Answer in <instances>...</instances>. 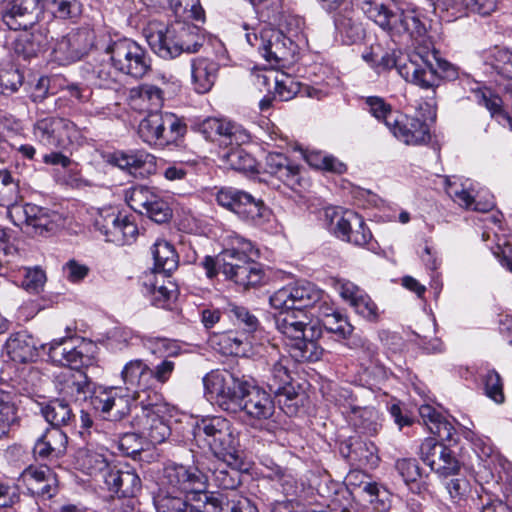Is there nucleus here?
Listing matches in <instances>:
<instances>
[{"mask_svg":"<svg viewBox=\"0 0 512 512\" xmlns=\"http://www.w3.org/2000/svg\"><path fill=\"white\" fill-rule=\"evenodd\" d=\"M425 48L415 47V51L408 56L397 55L395 51L386 53L378 66L384 70L395 68L405 81L435 93L442 81L456 80L459 70L452 63L439 58L436 50Z\"/></svg>","mask_w":512,"mask_h":512,"instance_id":"f257e3e1","label":"nucleus"},{"mask_svg":"<svg viewBox=\"0 0 512 512\" xmlns=\"http://www.w3.org/2000/svg\"><path fill=\"white\" fill-rule=\"evenodd\" d=\"M145 37L152 51L166 60L182 53H197L205 41L201 27L194 21L176 18L167 24L150 22Z\"/></svg>","mask_w":512,"mask_h":512,"instance_id":"f03ea898","label":"nucleus"},{"mask_svg":"<svg viewBox=\"0 0 512 512\" xmlns=\"http://www.w3.org/2000/svg\"><path fill=\"white\" fill-rule=\"evenodd\" d=\"M364 14L391 37L406 36L425 44L426 27L414 10L392 9L384 0H358Z\"/></svg>","mask_w":512,"mask_h":512,"instance_id":"7ed1b4c3","label":"nucleus"},{"mask_svg":"<svg viewBox=\"0 0 512 512\" xmlns=\"http://www.w3.org/2000/svg\"><path fill=\"white\" fill-rule=\"evenodd\" d=\"M196 442H202L221 461L237 465L240 454V432L234 424L222 416H207L196 422L193 428Z\"/></svg>","mask_w":512,"mask_h":512,"instance_id":"20e7f679","label":"nucleus"},{"mask_svg":"<svg viewBox=\"0 0 512 512\" xmlns=\"http://www.w3.org/2000/svg\"><path fill=\"white\" fill-rule=\"evenodd\" d=\"M206 397L228 413L242 411V402L250 383L227 370H215L203 378Z\"/></svg>","mask_w":512,"mask_h":512,"instance_id":"39448f33","label":"nucleus"},{"mask_svg":"<svg viewBox=\"0 0 512 512\" xmlns=\"http://www.w3.org/2000/svg\"><path fill=\"white\" fill-rule=\"evenodd\" d=\"M186 131V124L170 112L149 113L138 125L141 140L149 146L160 148L175 144Z\"/></svg>","mask_w":512,"mask_h":512,"instance_id":"423d86ee","label":"nucleus"},{"mask_svg":"<svg viewBox=\"0 0 512 512\" xmlns=\"http://www.w3.org/2000/svg\"><path fill=\"white\" fill-rule=\"evenodd\" d=\"M121 379L125 386L126 396L138 405H156L162 395L153 388L151 367L142 359L128 361L122 368Z\"/></svg>","mask_w":512,"mask_h":512,"instance_id":"0eeeda50","label":"nucleus"},{"mask_svg":"<svg viewBox=\"0 0 512 512\" xmlns=\"http://www.w3.org/2000/svg\"><path fill=\"white\" fill-rule=\"evenodd\" d=\"M325 215L330 218L333 233L337 238L372 252L379 248L369 227L358 213L352 210L340 212L335 208H329Z\"/></svg>","mask_w":512,"mask_h":512,"instance_id":"6e6552de","label":"nucleus"},{"mask_svg":"<svg viewBox=\"0 0 512 512\" xmlns=\"http://www.w3.org/2000/svg\"><path fill=\"white\" fill-rule=\"evenodd\" d=\"M208 474L198 467L169 463L163 468L160 480V492H170L177 495H200L206 490Z\"/></svg>","mask_w":512,"mask_h":512,"instance_id":"1a4fd4ad","label":"nucleus"},{"mask_svg":"<svg viewBox=\"0 0 512 512\" xmlns=\"http://www.w3.org/2000/svg\"><path fill=\"white\" fill-rule=\"evenodd\" d=\"M105 54L124 75L140 79L151 69V59L142 46L129 38L112 41Z\"/></svg>","mask_w":512,"mask_h":512,"instance_id":"9d476101","label":"nucleus"},{"mask_svg":"<svg viewBox=\"0 0 512 512\" xmlns=\"http://www.w3.org/2000/svg\"><path fill=\"white\" fill-rule=\"evenodd\" d=\"M7 212L13 224L30 235H46L63 223L58 212L31 203L17 204Z\"/></svg>","mask_w":512,"mask_h":512,"instance_id":"9b49d317","label":"nucleus"},{"mask_svg":"<svg viewBox=\"0 0 512 512\" xmlns=\"http://www.w3.org/2000/svg\"><path fill=\"white\" fill-rule=\"evenodd\" d=\"M277 330L289 339L288 351L290 356L297 362L318 361L323 349L316 343L315 339L320 336L319 329L309 322L291 323V326H276Z\"/></svg>","mask_w":512,"mask_h":512,"instance_id":"f8f14e48","label":"nucleus"},{"mask_svg":"<svg viewBox=\"0 0 512 512\" xmlns=\"http://www.w3.org/2000/svg\"><path fill=\"white\" fill-rule=\"evenodd\" d=\"M324 293L308 281L290 283L276 290L269 298L275 310H306L315 308L323 299Z\"/></svg>","mask_w":512,"mask_h":512,"instance_id":"ddd939ff","label":"nucleus"},{"mask_svg":"<svg viewBox=\"0 0 512 512\" xmlns=\"http://www.w3.org/2000/svg\"><path fill=\"white\" fill-rule=\"evenodd\" d=\"M33 133L41 144L50 149H66L80 135L72 121L53 116L39 119L34 125Z\"/></svg>","mask_w":512,"mask_h":512,"instance_id":"4468645a","label":"nucleus"},{"mask_svg":"<svg viewBox=\"0 0 512 512\" xmlns=\"http://www.w3.org/2000/svg\"><path fill=\"white\" fill-rule=\"evenodd\" d=\"M94 225L105 237L106 242L118 246L131 244L138 235L137 225L127 215L113 208L101 209Z\"/></svg>","mask_w":512,"mask_h":512,"instance_id":"2eb2a0df","label":"nucleus"},{"mask_svg":"<svg viewBox=\"0 0 512 512\" xmlns=\"http://www.w3.org/2000/svg\"><path fill=\"white\" fill-rule=\"evenodd\" d=\"M132 421L133 427L152 444L163 443L171 434V429L165 419L166 404L163 399L156 405H138Z\"/></svg>","mask_w":512,"mask_h":512,"instance_id":"dca6fc26","label":"nucleus"},{"mask_svg":"<svg viewBox=\"0 0 512 512\" xmlns=\"http://www.w3.org/2000/svg\"><path fill=\"white\" fill-rule=\"evenodd\" d=\"M119 387H99L95 389L90 404L103 419L118 422L126 417L131 411L130 397L122 393Z\"/></svg>","mask_w":512,"mask_h":512,"instance_id":"f3484780","label":"nucleus"},{"mask_svg":"<svg viewBox=\"0 0 512 512\" xmlns=\"http://www.w3.org/2000/svg\"><path fill=\"white\" fill-rule=\"evenodd\" d=\"M41 0H10L0 6V18L10 30H27L42 14Z\"/></svg>","mask_w":512,"mask_h":512,"instance_id":"a211bd4d","label":"nucleus"},{"mask_svg":"<svg viewBox=\"0 0 512 512\" xmlns=\"http://www.w3.org/2000/svg\"><path fill=\"white\" fill-rule=\"evenodd\" d=\"M95 33L88 27L70 31L57 40L53 48L54 60L66 65L80 60L94 44Z\"/></svg>","mask_w":512,"mask_h":512,"instance_id":"6ab92c4d","label":"nucleus"},{"mask_svg":"<svg viewBox=\"0 0 512 512\" xmlns=\"http://www.w3.org/2000/svg\"><path fill=\"white\" fill-rule=\"evenodd\" d=\"M226 241L227 246L219 253V262L221 272L227 279L234 271L257 257L258 250L250 240L236 233L228 235Z\"/></svg>","mask_w":512,"mask_h":512,"instance_id":"aec40b11","label":"nucleus"},{"mask_svg":"<svg viewBox=\"0 0 512 512\" xmlns=\"http://www.w3.org/2000/svg\"><path fill=\"white\" fill-rule=\"evenodd\" d=\"M419 453L421 460L440 476L456 475L460 470V463L452 450L435 438H426Z\"/></svg>","mask_w":512,"mask_h":512,"instance_id":"412c9836","label":"nucleus"},{"mask_svg":"<svg viewBox=\"0 0 512 512\" xmlns=\"http://www.w3.org/2000/svg\"><path fill=\"white\" fill-rule=\"evenodd\" d=\"M258 50L268 62L284 65L293 59L297 45L282 31L274 28H264L260 33Z\"/></svg>","mask_w":512,"mask_h":512,"instance_id":"4be33fe9","label":"nucleus"},{"mask_svg":"<svg viewBox=\"0 0 512 512\" xmlns=\"http://www.w3.org/2000/svg\"><path fill=\"white\" fill-rule=\"evenodd\" d=\"M109 162L136 178H146L157 170L156 157L144 150L116 151Z\"/></svg>","mask_w":512,"mask_h":512,"instance_id":"5701e85b","label":"nucleus"},{"mask_svg":"<svg viewBox=\"0 0 512 512\" xmlns=\"http://www.w3.org/2000/svg\"><path fill=\"white\" fill-rule=\"evenodd\" d=\"M49 359L60 366H67L71 371H82L81 368L88 367L92 363V358L83 352L81 346L72 345L71 339L60 338L51 341L47 345Z\"/></svg>","mask_w":512,"mask_h":512,"instance_id":"b1692460","label":"nucleus"},{"mask_svg":"<svg viewBox=\"0 0 512 512\" xmlns=\"http://www.w3.org/2000/svg\"><path fill=\"white\" fill-rule=\"evenodd\" d=\"M390 132L406 145H423L430 141L427 123L419 118L397 114L388 128Z\"/></svg>","mask_w":512,"mask_h":512,"instance_id":"393cba45","label":"nucleus"},{"mask_svg":"<svg viewBox=\"0 0 512 512\" xmlns=\"http://www.w3.org/2000/svg\"><path fill=\"white\" fill-rule=\"evenodd\" d=\"M340 411L358 433L373 436L381 428L380 414L372 406L342 405Z\"/></svg>","mask_w":512,"mask_h":512,"instance_id":"a878e982","label":"nucleus"},{"mask_svg":"<svg viewBox=\"0 0 512 512\" xmlns=\"http://www.w3.org/2000/svg\"><path fill=\"white\" fill-rule=\"evenodd\" d=\"M264 170L291 189L300 184L299 166L282 153H268L265 157Z\"/></svg>","mask_w":512,"mask_h":512,"instance_id":"bb28decb","label":"nucleus"},{"mask_svg":"<svg viewBox=\"0 0 512 512\" xmlns=\"http://www.w3.org/2000/svg\"><path fill=\"white\" fill-rule=\"evenodd\" d=\"M20 479L33 495L51 498L56 493L55 478L48 466H29L21 473Z\"/></svg>","mask_w":512,"mask_h":512,"instance_id":"cd10ccee","label":"nucleus"},{"mask_svg":"<svg viewBox=\"0 0 512 512\" xmlns=\"http://www.w3.org/2000/svg\"><path fill=\"white\" fill-rule=\"evenodd\" d=\"M241 406L242 411L257 420L269 419L275 411L270 393L252 384H250Z\"/></svg>","mask_w":512,"mask_h":512,"instance_id":"c85d7f7f","label":"nucleus"},{"mask_svg":"<svg viewBox=\"0 0 512 512\" xmlns=\"http://www.w3.org/2000/svg\"><path fill=\"white\" fill-rule=\"evenodd\" d=\"M109 489L122 498H134L141 490V480L137 473L128 466L120 469H110L104 475Z\"/></svg>","mask_w":512,"mask_h":512,"instance_id":"c756f323","label":"nucleus"},{"mask_svg":"<svg viewBox=\"0 0 512 512\" xmlns=\"http://www.w3.org/2000/svg\"><path fill=\"white\" fill-rule=\"evenodd\" d=\"M128 101L133 110L147 114L160 112L164 102L163 91L155 85L142 84L130 90Z\"/></svg>","mask_w":512,"mask_h":512,"instance_id":"7c9ffc66","label":"nucleus"},{"mask_svg":"<svg viewBox=\"0 0 512 512\" xmlns=\"http://www.w3.org/2000/svg\"><path fill=\"white\" fill-rule=\"evenodd\" d=\"M219 72V64L213 59L196 57L191 60V83L198 94L209 92L214 86Z\"/></svg>","mask_w":512,"mask_h":512,"instance_id":"2f4dec72","label":"nucleus"},{"mask_svg":"<svg viewBox=\"0 0 512 512\" xmlns=\"http://www.w3.org/2000/svg\"><path fill=\"white\" fill-rule=\"evenodd\" d=\"M68 437L59 428H49L36 441L33 452L37 458L42 460L59 458L66 452Z\"/></svg>","mask_w":512,"mask_h":512,"instance_id":"473e14b6","label":"nucleus"},{"mask_svg":"<svg viewBox=\"0 0 512 512\" xmlns=\"http://www.w3.org/2000/svg\"><path fill=\"white\" fill-rule=\"evenodd\" d=\"M91 382L84 371L67 370L58 376L59 393L70 400L86 398L91 389Z\"/></svg>","mask_w":512,"mask_h":512,"instance_id":"72a5a7b5","label":"nucleus"},{"mask_svg":"<svg viewBox=\"0 0 512 512\" xmlns=\"http://www.w3.org/2000/svg\"><path fill=\"white\" fill-rule=\"evenodd\" d=\"M252 334L229 330L215 336L214 343L226 355L247 356L251 351Z\"/></svg>","mask_w":512,"mask_h":512,"instance_id":"f704fd0d","label":"nucleus"},{"mask_svg":"<svg viewBox=\"0 0 512 512\" xmlns=\"http://www.w3.org/2000/svg\"><path fill=\"white\" fill-rule=\"evenodd\" d=\"M235 214L252 225L260 226L269 220L270 210L262 200L256 199L251 194L244 192L240 196V200H238Z\"/></svg>","mask_w":512,"mask_h":512,"instance_id":"c9c22d12","label":"nucleus"},{"mask_svg":"<svg viewBox=\"0 0 512 512\" xmlns=\"http://www.w3.org/2000/svg\"><path fill=\"white\" fill-rule=\"evenodd\" d=\"M235 214L252 225L260 226L269 220L270 210L262 200L256 199L251 194L244 192L240 196V200H238Z\"/></svg>","mask_w":512,"mask_h":512,"instance_id":"e433bc0d","label":"nucleus"},{"mask_svg":"<svg viewBox=\"0 0 512 512\" xmlns=\"http://www.w3.org/2000/svg\"><path fill=\"white\" fill-rule=\"evenodd\" d=\"M215 138L211 142H217L220 146H241L250 142V133L240 124L227 119L218 118L215 127Z\"/></svg>","mask_w":512,"mask_h":512,"instance_id":"4c0bfd02","label":"nucleus"},{"mask_svg":"<svg viewBox=\"0 0 512 512\" xmlns=\"http://www.w3.org/2000/svg\"><path fill=\"white\" fill-rule=\"evenodd\" d=\"M6 350L11 360L19 363H27L37 356L36 342L26 331L12 334L6 341Z\"/></svg>","mask_w":512,"mask_h":512,"instance_id":"58836bf2","label":"nucleus"},{"mask_svg":"<svg viewBox=\"0 0 512 512\" xmlns=\"http://www.w3.org/2000/svg\"><path fill=\"white\" fill-rule=\"evenodd\" d=\"M123 75L108 56V59L98 61L92 67L91 80L99 88L118 91L122 87Z\"/></svg>","mask_w":512,"mask_h":512,"instance_id":"ea45409f","label":"nucleus"},{"mask_svg":"<svg viewBox=\"0 0 512 512\" xmlns=\"http://www.w3.org/2000/svg\"><path fill=\"white\" fill-rule=\"evenodd\" d=\"M334 25L345 44H354L364 37L362 24L355 18L352 8L346 7L337 11Z\"/></svg>","mask_w":512,"mask_h":512,"instance_id":"a19ab883","label":"nucleus"},{"mask_svg":"<svg viewBox=\"0 0 512 512\" xmlns=\"http://www.w3.org/2000/svg\"><path fill=\"white\" fill-rule=\"evenodd\" d=\"M107 450L100 448L94 450L91 448H81L76 452V467L88 475H97L109 468V458L106 454Z\"/></svg>","mask_w":512,"mask_h":512,"instance_id":"79ce46f5","label":"nucleus"},{"mask_svg":"<svg viewBox=\"0 0 512 512\" xmlns=\"http://www.w3.org/2000/svg\"><path fill=\"white\" fill-rule=\"evenodd\" d=\"M419 414L429 431L441 441H451L456 433L454 426L434 407L422 405Z\"/></svg>","mask_w":512,"mask_h":512,"instance_id":"37998d69","label":"nucleus"},{"mask_svg":"<svg viewBox=\"0 0 512 512\" xmlns=\"http://www.w3.org/2000/svg\"><path fill=\"white\" fill-rule=\"evenodd\" d=\"M447 194L453 199L454 202L467 209H472L479 212H488L495 206L493 196H489L484 201L471 195L468 189L464 188L462 184L447 181L446 185Z\"/></svg>","mask_w":512,"mask_h":512,"instance_id":"c03bdc74","label":"nucleus"},{"mask_svg":"<svg viewBox=\"0 0 512 512\" xmlns=\"http://www.w3.org/2000/svg\"><path fill=\"white\" fill-rule=\"evenodd\" d=\"M242 466V454H240L237 465L229 461H222L214 469L209 468L211 475H208V481L211 479L215 486L230 490V493H236L234 490L240 484V468Z\"/></svg>","mask_w":512,"mask_h":512,"instance_id":"a18cd8bd","label":"nucleus"},{"mask_svg":"<svg viewBox=\"0 0 512 512\" xmlns=\"http://www.w3.org/2000/svg\"><path fill=\"white\" fill-rule=\"evenodd\" d=\"M154 270L169 276L179 264V257L174 246L166 240L159 239L152 246Z\"/></svg>","mask_w":512,"mask_h":512,"instance_id":"49530a36","label":"nucleus"},{"mask_svg":"<svg viewBox=\"0 0 512 512\" xmlns=\"http://www.w3.org/2000/svg\"><path fill=\"white\" fill-rule=\"evenodd\" d=\"M41 414L45 420L52 426L59 428L68 426L74 421V414L65 399H53L48 403L41 405Z\"/></svg>","mask_w":512,"mask_h":512,"instance_id":"de8ad7c7","label":"nucleus"},{"mask_svg":"<svg viewBox=\"0 0 512 512\" xmlns=\"http://www.w3.org/2000/svg\"><path fill=\"white\" fill-rule=\"evenodd\" d=\"M192 499V496L158 491L153 500L157 512H198L190 502Z\"/></svg>","mask_w":512,"mask_h":512,"instance_id":"09e8293b","label":"nucleus"},{"mask_svg":"<svg viewBox=\"0 0 512 512\" xmlns=\"http://www.w3.org/2000/svg\"><path fill=\"white\" fill-rule=\"evenodd\" d=\"M265 270L262 264L252 259L246 265L240 267L237 271L229 276L227 279L233 281L235 284L242 286L244 289L250 287H257L264 283Z\"/></svg>","mask_w":512,"mask_h":512,"instance_id":"8fccbe9b","label":"nucleus"},{"mask_svg":"<svg viewBox=\"0 0 512 512\" xmlns=\"http://www.w3.org/2000/svg\"><path fill=\"white\" fill-rule=\"evenodd\" d=\"M289 359L287 357H280L275 361L267 374L264 376L265 382L274 394H280L287 385L291 382V375L289 372Z\"/></svg>","mask_w":512,"mask_h":512,"instance_id":"3c124183","label":"nucleus"},{"mask_svg":"<svg viewBox=\"0 0 512 512\" xmlns=\"http://www.w3.org/2000/svg\"><path fill=\"white\" fill-rule=\"evenodd\" d=\"M474 96L479 105L484 106L491 117L502 119L512 130V118L504 111L502 99L489 88H481L474 92Z\"/></svg>","mask_w":512,"mask_h":512,"instance_id":"603ef678","label":"nucleus"},{"mask_svg":"<svg viewBox=\"0 0 512 512\" xmlns=\"http://www.w3.org/2000/svg\"><path fill=\"white\" fill-rule=\"evenodd\" d=\"M221 158L227 167L235 171L242 173L257 172L256 159L240 146L232 147L230 150L223 153Z\"/></svg>","mask_w":512,"mask_h":512,"instance_id":"864d4df0","label":"nucleus"},{"mask_svg":"<svg viewBox=\"0 0 512 512\" xmlns=\"http://www.w3.org/2000/svg\"><path fill=\"white\" fill-rule=\"evenodd\" d=\"M17 395L13 391L0 388V431L6 435L9 428L18 420Z\"/></svg>","mask_w":512,"mask_h":512,"instance_id":"5fc2aeb1","label":"nucleus"},{"mask_svg":"<svg viewBox=\"0 0 512 512\" xmlns=\"http://www.w3.org/2000/svg\"><path fill=\"white\" fill-rule=\"evenodd\" d=\"M19 181L7 169H0V206L9 211L20 200Z\"/></svg>","mask_w":512,"mask_h":512,"instance_id":"6e6d98bb","label":"nucleus"},{"mask_svg":"<svg viewBox=\"0 0 512 512\" xmlns=\"http://www.w3.org/2000/svg\"><path fill=\"white\" fill-rule=\"evenodd\" d=\"M226 311L230 320L242 332L253 334L260 325L258 318L244 306L230 303Z\"/></svg>","mask_w":512,"mask_h":512,"instance_id":"4d7b16f0","label":"nucleus"},{"mask_svg":"<svg viewBox=\"0 0 512 512\" xmlns=\"http://www.w3.org/2000/svg\"><path fill=\"white\" fill-rule=\"evenodd\" d=\"M174 18L194 22H205V11L200 0H172Z\"/></svg>","mask_w":512,"mask_h":512,"instance_id":"13d9d810","label":"nucleus"},{"mask_svg":"<svg viewBox=\"0 0 512 512\" xmlns=\"http://www.w3.org/2000/svg\"><path fill=\"white\" fill-rule=\"evenodd\" d=\"M306 162L313 168L327 172L342 174L347 170L346 165L333 155L322 151H309L305 154Z\"/></svg>","mask_w":512,"mask_h":512,"instance_id":"bf43d9fd","label":"nucleus"},{"mask_svg":"<svg viewBox=\"0 0 512 512\" xmlns=\"http://www.w3.org/2000/svg\"><path fill=\"white\" fill-rule=\"evenodd\" d=\"M48 44L47 36L41 31H33L21 36L16 44V51L25 58L36 56L45 50Z\"/></svg>","mask_w":512,"mask_h":512,"instance_id":"052dcab7","label":"nucleus"},{"mask_svg":"<svg viewBox=\"0 0 512 512\" xmlns=\"http://www.w3.org/2000/svg\"><path fill=\"white\" fill-rule=\"evenodd\" d=\"M156 193V190L153 188L138 185L126 190L125 200L128 206L135 212L144 214V211L151 204Z\"/></svg>","mask_w":512,"mask_h":512,"instance_id":"680f3d73","label":"nucleus"},{"mask_svg":"<svg viewBox=\"0 0 512 512\" xmlns=\"http://www.w3.org/2000/svg\"><path fill=\"white\" fill-rule=\"evenodd\" d=\"M156 193V190L153 188L138 185L126 190L125 200L128 206L135 212L144 214V211L151 204Z\"/></svg>","mask_w":512,"mask_h":512,"instance_id":"e2e57ef3","label":"nucleus"},{"mask_svg":"<svg viewBox=\"0 0 512 512\" xmlns=\"http://www.w3.org/2000/svg\"><path fill=\"white\" fill-rule=\"evenodd\" d=\"M363 492L369 497L368 502L373 512H389L391 509V494L377 483H365Z\"/></svg>","mask_w":512,"mask_h":512,"instance_id":"0e129e2a","label":"nucleus"},{"mask_svg":"<svg viewBox=\"0 0 512 512\" xmlns=\"http://www.w3.org/2000/svg\"><path fill=\"white\" fill-rule=\"evenodd\" d=\"M198 501L202 502V509L196 507L198 512H229L232 503V493H212L207 495L202 492Z\"/></svg>","mask_w":512,"mask_h":512,"instance_id":"69168bd1","label":"nucleus"},{"mask_svg":"<svg viewBox=\"0 0 512 512\" xmlns=\"http://www.w3.org/2000/svg\"><path fill=\"white\" fill-rule=\"evenodd\" d=\"M147 292L151 294L152 304L159 308H166L170 305L171 300L175 297V285L168 281L167 284L157 285L150 282L144 283Z\"/></svg>","mask_w":512,"mask_h":512,"instance_id":"338daca9","label":"nucleus"},{"mask_svg":"<svg viewBox=\"0 0 512 512\" xmlns=\"http://www.w3.org/2000/svg\"><path fill=\"white\" fill-rule=\"evenodd\" d=\"M352 494L347 487H337L332 495L327 497V510L320 512H350Z\"/></svg>","mask_w":512,"mask_h":512,"instance_id":"774afa93","label":"nucleus"}]
</instances>
